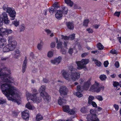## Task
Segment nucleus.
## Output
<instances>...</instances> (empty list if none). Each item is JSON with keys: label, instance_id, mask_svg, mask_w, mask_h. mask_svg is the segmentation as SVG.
<instances>
[{"label": "nucleus", "instance_id": "31", "mask_svg": "<svg viewBox=\"0 0 121 121\" xmlns=\"http://www.w3.org/2000/svg\"><path fill=\"white\" fill-rule=\"evenodd\" d=\"M52 6L56 10V9H58L60 7L59 3L58 2H55L53 5Z\"/></svg>", "mask_w": 121, "mask_h": 121}, {"label": "nucleus", "instance_id": "61", "mask_svg": "<svg viewBox=\"0 0 121 121\" xmlns=\"http://www.w3.org/2000/svg\"><path fill=\"white\" fill-rule=\"evenodd\" d=\"M55 42H53L51 44V47L52 48H54L55 47Z\"/></svg>", "mask_w": 121, "mask_h": 121}, {"label": "nucleus", "instance_id": "1", "mask_svg": "<svg viewBox=\"0 0 121 121\" xmlns=\"http://www.w3.org/2000/svg\"><path fill=\"white\" fill-rule=\"evenodd\" d=\"M2 92L5 95L9 100L16 102L18 104H20L17 100L14 98V96L15 95L16 91V88L10 84L4 83L1 86Z\"/></svg>", "mask_w": 121, "mask_h": 121}, {"label": "nucleus", "instance_id": "13", "mask_svg": "<svg viewBox=\"0 0 121 121\" xmlns=\"http://www.w3.org/2000/svg\"><path fill=\"white\" fill-rule=\"evenodd\" d=\"M22 118L25 120H28L29 116L28 111L27 110H25L22 112Z\"/></svg>", "mask_w": 121, "mask_h": 121}, {"label": "nucleus", "instance_id": "15", "mask_svg": "<svg viewBox=\"0 0 121 121\" xmlns=\"http://www.w3.org/2000/svg\"><path fill=\"white\" fill-rule=\"evenodd\" d=\"M62 14V12H61L60 10H57L56 12V13L55 14V16L56 18L57 19H60L63 16Z\"/></svg>", "mask_w": 121, "mask_h": 121}, {"label": "nucleus", "instance_id": "51", "mask_svg": "<svg viewBox=\"0 0 121 121\" xmlns=\"http://www.w3.org/2000/svg\"><path fill=\"white\" fill-rule=\"evenodd\" d=\"M9 59L8 57H2L1 58V60L2 61H5L8 60Z\"/></svg>", "mask_w": 121, "mask_h": 121}, {"label": "nucleus", "instance_id": "50", "mask_svg": "<svg viewBox=\"0 0 121 121\" xmlns=\"http://www.w3.org/2000/svg\"><path fill=\"white\" fill-rule=\"evenodd\" d=\"M119 83L118 82L114 81L113 82V85L114 87H117V86H119Z\"/></svg>", "mask_w": 121, "mask_h": 121}, {"label": "nucleus", "instance_id": "53", "mask_svg": "<svg viewBox=\"0 0 121 121\" xmlns=\"http://www.w3.org/2000/svg\"><path fill=\"white\" fill-rule=\"evenodd\" d=\"M9 7H8V5L7 4H4L3 7V9L5 10H6L7 11V10Z\"/></svg>", "mask_w": 121, "mask_h": 121}, {"label": "nucleus", "instance_id": "49", "mask_svg": "<svg viewBox=\"0 0 121 121\" xmlns=\"http://www.w3.org/2000/svg\"><path fill=\"white\" fill-rule=\"evenodd\" d=\"M13 23L15 26H17L19 25V23L18 22H17L16 21H14L13 22Z\"/></svg>", "mask_w": 121, "mask_h": 121}, {"label": "nucleus", "instance_id": "24", "mask_svg": "<svg viewBox=\"0 0 121 121\" xmlns=\"http://www.w3.org/2000/svg\"><path fill=\"white\" fill-rule=\"evenodd\" d=\"M96 46L98 50H102L104 48V46L100 43H99L97 44Z\"/></svg>", "mask_w": 121, "mask_h": 121}, {"label": "nucleus", "instance_id": "14", "mask_svg": "<svg viewBox=\"0 0 121 121\" xmlns=\"http://www.w3.org/2000/svg\"><path fill=\"white\" fill-rule=\"evenodd\" d=\"M61 73L63 77L65 78L68 81L70 80V76L66 71L63 70L62 71Z\"/></svg>", "mask_w": 121, "mask_h": 121}, {"label": "nucleus", "instance_id": "34", "mask_svg": "<svg viewBox=\"0 0 121 121\" xmlns=\"http://www.w3.org/2000/svg\"><path fill=\"white\" fill-rule=\"evenodd\" d=\"M7 101L5 99H4L2 98H0V104H3L6 103Z\"/></svg>", "mask_w": 121, "mask_h": 121}, {"label": "nucleus", "instance_id": "8", "mask_svg": "<svg viewBox=\"0 0 121 121\" xmlns=\"http://www.w3.org/2000/svg\"><path fill=\"white\" fill-rule=\"evenodd\" d=\"M68 91V89L64 86H61L59 90L60 95L63 98L67 96Z\"/></svg>", "mask_w": 121, "mask_h": 121}, {"label": "nucleus", "instance_id": "56", "mask_svg": "<svg viewBox=\"0 0 121 121\" xmlns=\"http://www.w3.org/2000/svg\"><path fill=\"white\" fill-rule=\"evenodd\" d=\"M89 54L88 52H85L82 54L81 56L82 57H84Z\"/></svg>", "mask_w": 121, "mask_h": 121}, {"label": "nucleus", "instance_id": "9", "mask_svg": "<svg viewBox=\"0 0 121 121\" xmlns=\"http://www.w3.org/2000/svg\"><path fill=\"white\" fill-rule=\"evenodd\" d=\"M0 22H4L5 24H9V23L10 21L9 20L8 16L6 13L3 12L2 14L0 15Z\"/></svg>", "mask_w": 121, "mask_h": 121}, {"label": "nucleus", "instance_id": "20", "mask_svg": "<svg viewBox=\"0 0 121 121\" xmlns=\"http://www.w3.org/2000/svg\"><path fill=\"white\" fill-rule=\"evenodd\" d=\"M15 53L13 57L15 58H17L20 56V52L18 49H16L14 51Z\"/></svg>", "mask_w": 121, "mask_h": 121}, {"label": "nucleus", "instance_id": "39", "mask_svg": "<svg viewBox=\"0 0 121 121\" xmlns=\"http://www.w3.org/2000/svg\"><path fill=\"white\" fill-rule=\"evenodd\" d=\"M42 43L41 42L39 43L38 44L37 46V48L39 50H41V48L42 47L43 45Z\"/></svg>", "mask_w": 121, "mask_h": 121}, {"label": "nucleus", "instance_id": "10", "mask_svg": "<svg viewBox=\"0 0 121 121\" xmlns=\"http://www.w3.org/2000/svg\"><path fill=\"white\" fill-rule=\"evenodd\" d=\"M12 31L10 29H7L3 27L0 28V36L3 37L5 35H7L12 32Z\"/></svg>", "mask_w": 121, "mask_h": 121}, {"label": "nucleus", "instance_id": "19", "mask_svg": "<svg viewBox=\"0 0 121 121\" xmlns=\"http://www.w3.org/2000/svg\"><path fill=\"white\" fill-rule=\"evenodd\" d=\"M60 11L63 14H66L67 13L68 9L67 8L64 6H62L60 8Z\"/></svg>", "mask_w": 121, "mask_h": 121}, {"label": "nucleus", "instance_id": "47", "mask_svg": "<svg viewBox=\"0 0 121 121\" xmlns=\"http://www.w3.org/2000/svg\"><path fill=\"white\" fill-rule=\"evenodd\" d=\"M69 39H70L71 40H73L75 38V34H73L70 35L69 36Z\"/></svg>", "mask_w": 121, "mask_h": 121}, {"label": "nucleus", "instance_id": "11", "mask_svg": "<svg viewBox=\"0 0 121 121\" xmlns=\"http://www.w3.org/2000/svg\"><path fill=\"white\" fill-rule=\"evenodd\" d=\"M71 73V74L69 77L70 80L71 79L73 81H75L79 78L80 76L79 73L74 71Z\"/></svg>", "mask_w": 121, "mask_h": 121}, {"label": "nucleus", "instance_id": "59", "mask_svg": "<svg viewBox=\"0 0 121 121\" xmlns=\"http://www.w3.org/2000/svg\"><path fill=\"white\" fill-rule=\"evenodd\" d=\"M73 52V49L72 48H70L69 49L68 51V52L71 55Z\"/></svg>", "mask_w": 121, "mask_h": 121}, {"label": "nucleus", "instance_id": "44", "mask_svg": "<svg viewBox=\"0 0 121 121\" xmlns=\"http://www.w3.org/2000/svg\"><path fill=\"white\" fill-rule=\"evenodd\" d=\"M69 70H70L71 73L75 71L74 70L75 69H74L73 66L72 65H70L69 67Z\"/></svg>", "mask_w": 121, "mask_h": 121}, {"label": "nucleus", "instance_id": "55", "mask_svg": "<svg viewBox=\"0 0 121 121\" xmlns=\"http://www.w3.org/2000/svg\"><path fill=\"white\" fill-rule=\"evenodd\" d=\"M113 106L116 111H117L118 110L119 107L118 105L115 104Z\"/></svg>", "mask_w": 121, "mask_h": 121}, {"label": "nucleus", "instance_id": "4", "mask_svg": "<svg viewBox=\"0 0 121 121\" xmlns=\"http://www.w3.org/2000/svg\"><path fill=\"white\" fill-rule=\"evenodd\" d=\"M90 81H88L86 82L82 86V89H81V87L79 85H78L77 88V91L76 93V96L79 98L82 97L83 95L81 93V92L82 91L84 90H87L90 86Z\"/></svg>", "mask_w": 121, "mask_h": 121}, {"label": "nucleus", "instance_id": "58", "mask_svg": "<svg viewBox=\"0 0 121 121\" xmlns=\"http://www.w3.org/2000/svg\"><path fill=\"white\" fill-rule=\"evenodd\" d=\"M109 64L108 61L107 60L104 62V65L105 67H107Z\"/></svg>", "mask_w": 121, "mask_h": 121}, {"label": "nucleus", "instance_id": "12", "mask_svg": "<svg viewBox=\"0 0 121 121\" xmlns=\"http://www.w3.org/2000/svg\"><path fill=\"white\" fill-rule=\"evenodd\" d=\"M6 12L9 14V15L11 17V19L12 20H14L16 13V12L13 9L9 8L7 9Z\"/></svg>", "mask_w": 121, "mask_h": 121}, {"label": "nucleus", "instance_id": "46", "mask_svg": "<svg viewBox=\"0 0 121 121\" xmlns=\"http://www.w3.org/2000/svg\"><path fill=\"white\" fill-rule=\"evenodd\" d=\"M13 39L14 37L12 36H9L8 39L9 43L12 41V40H13Z\"/></svg>", "mask_w": 121, "mask_h": 121}, {"label": "nucleus", "instance_id": "36", "mask_svg": "<svg viewBox=\"0 0 121 121\" xmlns=\"http://www.w3.org/2000/svg\"><path fill=\"white\" fill-rule=\"evenodd\" d=\"M95 98L99 101H102L103 99L102 96L101 95H97L95 97Z\"/></svg>", "mask_w": 121, "mask_h": 121}, {"label": "nucleus", "instance_id": "7", "mask_svg": "<svg viewBox=\"0 0 121 121\" xmlns=\"http://www.w3.org/2000/svg\"><path fill=\"white\" fill-rule=\"evenodd\" d=\"M99 83L96 82L95 84L92 86L90 87V89L91 91L93 92H96L97 93L99 92L102 89L103 90L104 87L102 86L100 87H99Z\"/></svg>", "mask_w": 121, "mask_h": 121}, {"label": "nucleus", "instance_id": "38", "mask_svg": "<svg viewBox=\"0 0 121 121\" xmlns=\"http://www.w3.org/2000/svg\"><path fill=\"white\" fill-rule=\"evenodd\" d=\"M110 52L113 54H117V51L114 49H112L110 51Z\"/></svg>", "mask_w": 121, "mask_h": 121}, {"label": "nucleus", "instance_id": "45", "mask_svg": "<svg viewBox=\"0 0 121 121\" xmlns=\"http://www.w3.org/2000/svg\"><path fill=\"white\" fill-rule=\"evenodd\" d=\"M67 113L71 115L73 114H75V112L73 110H70L69 109V110Z\"/></svg>", "mask_w": 121, "mask_h": 121}, {"label": "nucleus", "instance_id": "35", "mask_svg": "<svg viewBox=\"0 0 121 121\" xmlns=\"http://www.w3.org/2000/svg\"><path fill=\"white\" fill-rule=\"evenodd\" d=\"M9 47L7 45L5 47H4L3 48V50L4 52H7L9 51Z\"/></svg>", "mask_w": 121, "mask_h": 121}, {"label": "nucleus", "instance_id": "41", "mask_svg": "<svg viewBox=\"0 0 121 121\" xmlns=\"http://www.w3.org/2000/svg\"><path fill=\"white\" fill-rule=\"evenodd\" d=\"M62 39L65 40H68L69 39V37L66 36H64L63 35H61Z\"/></svg>", "mask_w": 121, "mask_h": 121}, {"label": "nucleus", "instance_id": "43", "mask_svg": "<svg viewBox=\"0 0 121 121\" xmlns=\"http://www.w3.org/2000/svg\"><path fill=\"white\" fill-rule=\"evenodd\" d=\"M62 43L61 42H59L58 43L57 46L58 49H59L61 48H62Z\"/></svg>", "mask_w": 121, "mask_h": 121}, {"label": "nucleus", "instance_id": "25", "mask_svg": "<svg viewBox=\"0 0 121 121\" xmlns=\"http://www.w3.org/2000/svg\"><path fill=\"white\" fill-rule=\"evenodd\" d=\"M63 110L64 112L67 113L69 110V108L68 105H65L63 107Z\"/></svg>", "mask_w": 121, "mask_h": 121}, {"label": "nucleus", "instance_id": "17", "mask_svg": "<svg viewBox=\"0 0 121 121\" xmlns=\"http://www.w3.org/2000/svg\"><path fill=\"white\" fill-rule=\"evenodd\" d=\"M61 58L60 56H59L56 59L51 61V62L54 64L57 65L60 63L61 61Z\"/></svg>", "mask_w": 121, "mask_h": 121}, {"label": "nucleus", "instance_id": "54", "mask_svg": "<svg viewBox=\"0 0 121 121\" xmlns=\"http://www.w3.org/2000/svg\"><path fill=\"white\" fill-rule=\"evenodd\" d=\"M63 48V47H62L60 51L62 54H64L66 53V50H65L64 48Z\"/></svg>", "mask_w": 121, "mask_h": 121}, {"label": "nucleus", "instance_id": "62", "mask_svg": "<svg viewBox=\"0 0 121 121\" xmlns=\"http://www.w3.org/2000/svg\"><path fill=\"white\" fill-rule=\"evenodd\" d=\"M33 93H34L33 95L35 94V95L38 92L37 90L35 89H34L32 91Z\"/></svg>", "mask_w": 121, "mask_h": 121}, {"label": "nucleus", "instance_id": "5", "mask_svg": "<svg viewBox=\"0 0 121 121\" xmlns=\"http://www.w3.org/2000/svg\"><path fill=\"white\" fill-rule=\"evenodd\" d=\"M46 86L44 85L42 86L40 88L39 91L40 92V95L45 100L48 101L50 99V97L48 93L45 91Z\"/></svg>", "mask_w": 121, "mask_h": 121}, {"label": "nucleus", "instance_id": "48", "mask_svg": "<svg viewBox=\"0 0 121 121\" xmlns=\"http://www.w3.org/2000/svg\"><path fill=\"white\" fill-rule=\"evenodd\" d=\"M90 105H91L92 106L94 107H97V105L96 103L94 101H92V102H91V104H89Z\"/></svg>", "mask_w": 121, "mask_h": 121}, {"label": "nucleus", "instance_id": "18", "mask_svg": "<svg viewBox=\"0 0 121 121\" xmlns=\"http://www.w3.org/2000/svg\"><path fill=\"white\" fill-rule=\"evenodd\" d=\"M6 39L4 38H0V48H2L6 44Z\"/></svg>", "mask_w": 121, "mask_h": 121}, {"label": "nucleus", "instance_id": "33", "mask_svg": "<svg viewBox=\"0 0 121 121\" xmlns=\"http://www.w3.org/2000/svg\"><path fill=\"white\" fill-rule=\"evenodd\" d=\"M7 45L8 46V47H9V48L10 51L13 50L16 47L14 46H13L9 43Z\"/></svg>", "mask_w": 121, "mask_h": 121}, {"label": "nucleus", "instance_id": "42", "mask_svg": "<svg viewBox=\"0 0 121 121\" xmlns=\"http://www.w3.org/2000/svg\"><path fill=\"white\" fill-rule=\"evenodd\" d=\"M48 57H51L53 55V53L51 51H49L48 53Z\"/></svg>", "mask_w": 121, "mask_h": 121}, {"label": "nucleus", "instance_id": "29", "mask_svg": "<svg viewBox=\"0 0 121 121\" xmlns=\"http://www.w3.org/2000/svg\"><path fill=\"white\" fill-rule=\"evenodd\" d=\"M90 21L89 19H84L83 22V26L85 27H87L88 26V24L89 23Z\"/></svg>", "mask_w": 121, "mask_h": 121}, {"label": "nucleus", "instance_id": "21", "mask_svg": "<svg viewBox=\"0 0 121 121\" xmlns=\"http://www.w3.org/2000/svg\"><path fill=\"white\" fill-rule=\"evenodd\" d=\"M58 104L60 105L64 104H66V100L65 99H62L61 97H59L58 101Z\"/></svg>", "mask_w": 121, "mask_h": 121}, {"label": "nucleus", "instance_id": "2", "mask_svg": "<svg viewBox=\"0 0 121 121\" xmlns=\"http://www.w3.org/2000/svg\"><path fill=\"white\" fill-rule=\"evenodd\" d=\"M26 95L28 96L27 98L28 102L26 104V107L28 109L33 110L35 108V107L30 104V102H36L38 103L41 102L42 101V99L40 96H36L35 94L32 95L31 93H28L26 94Z\"/></svg>", "mask_w": 121, "mask_h": 121}, {"label": "nucleus", "instance_id": "40", "mask_svg": "<svg viewBox=\"0 0 121 121\" xmlns=\"http://www.w3.org/2000/svg\"><path fill=\"white\" fill-rule=\"evenodd\" d=\"M9 43L12 45L13 46H14L16 47V45L17 44V42L15 41L14 40H13L11 42Z\"/></svg>", "mask_w": 121, "mask_h": 121}, {"label": "nucleus", "instance_id": "27", "mask_svg": "<svg viewBox=\"0 0 121 121\" xmlns=\"http://www.w3.org/2000/svg\"><path fill=\"white\" fill-rule=\"evenodd\" d=\"M65 3L71 7H72L73 5V2L70 0H65Z\"/></svg>", "mask_w": 121, "mask_h": 121}, {"label": "nucleus", "instance_id": "26", "mask_svg": "<svg viewBox=\"0 0 121 121\" xmlns=\"http://www.w3.org/2000/svg\"><path fill=\"white\" fill-rule=\"evenodd\" d=\"M36 118V121H40L43 119V117L40 114H38L37 115Z\"/></svg>", "mask_w": 121, "mask_h": 121}, {"label": "nucleus", "instance_id": "6", "mask_svg": "<svg viewBox=\"0 0 121 121\" xmlns=\"http://www.w3.org/2000/svg\"><path fill=\"white\" fill-rule=\"evenodd\" d=\"M89 62L88 59H82L81 61H76V63L77 66V69L79 70L84 68H86V65Z\"/></svg>", "mask_w": 121, "mask_h": 121}, {"label": "nucleus", "instance_id": "28", "mask_svg": "<svg viewBox=\"0 0 121 121\" xmlns=\"http://www.w3.org/2000/svg\"><path fill=\"white\" fill-rule=\"evenodd\" d=\"M99 78L101 81H104L107 79V77L105 75L103 74L100 76Z\"/></svg>", "mask_w": 121, "mask_h": 121}, {"label": "nucleus", "instance_id": "63", "mask_svg": "<svg viewBox=\"0 0 121 121\" xmlns=\"http://www.w3.org/2000/svg\"><path fill=\"white\" fill-rule=\"evenodd\" d=\"M25 29V27L23 26H22L20 27L21 31H24Z\"/></svg>", "mask_w": 121, "mask_h": 121}, {"label": "nucleus", "instance_id": "30", "mask_svg": "<svg viewBox=\"0 0 121 121\" xmlns=\"http://www.w3.org/2000/svg\"><path fill=\"white\" fill-rule=\"evenodd\" d=\"M94 99V97L92 95L89 96L88 97V104H91V102H92L93 101L92 100Z\"/></svg>", "mask_w": 121, "mask_h": 121}, {"label": "nucleus", "instance_id": "3", "mask_svg": "<svg viewBox=\"0 0 121 121\" xmlns=\"http://www.w3.org/2000/svg\"><path fill=\"white\" fill-rule=\"evenodd\" d=\"M1 65L0 64V81L4 82H6L9 83H13L14 82V79L10 74L2 72V69L1 68Z\"/></svg>", "mask_w": 121, "mask_h": 121}, {"label": "nucleus", "instance_id": "23", "mask_svg": "<svg viewBox=\"0 0 121 121\" xmlns=\"http://www.w3.org/2000/svg\"><path fill=\"white\" fill-rule=\"evenodd\" d=\"M92 60L94 62L96 65L98 67H100L102 65L101 63L98 60L93 58Z\"/></svg>", "mask_w": 121, "mask_h": 121}, {"label": "nucleus", "instance_id": "37", "mask_svg": "<svg viewBox=\"0 0 121 121\" xmlns=\"http://www.w3.org/2000/svg\"><path fill=\"white\" fill-rule=\"evenodd\" d=\"M27 57H26L25 58V59H24V61L22 65V66L24 67H26V64H27Z\"/></svg>", "mask_w": 121, "mask_h": 121}, {"label": "nucleus", "instance_id": "32", "mask_svg": "<svg viewBox=\"0 0 121 121\" xmlns=\"http://www.w3.org/2000/svg\"><path fill=\"white\" fill-rule=\"evenodd\" d=\"M56 9L54 8L52 6V7H50L49 8V11L50 13L52 14L54 13V12L56 11Z\"/></svg>", "mask_w": 121, "mask_h": 121}, {"label": "nucleus", "instance_id": "60", "mask_svg": "<svg viewBox=\"0 0 121 121\" xmlns=\"http://www.w3.org/2000/svg\"><path fill=\"white\" fill-rule=\"evenodd\" d=\"M115 65L116 68H118L119 66V63L118 61H116L115 64Z\"/></svg>", "mask_w": 121, "mask_h": 121}, {"label": "nucleus", "instance_id": "22", "mask_svg": "<svg viewBox=\"0 0 121 121\" xmlns=\"http://www.w3.org/2000/svg\"><path fill=\"white\" fill-rule=\"evenodd\" d=\"M89 109L86 107H83L81 109V112L84 113H87L89 111Z\"/></svg>", "mask_w": 121, "mask_h": 121}, {"label": "nucleus", "instance_id": "16", "mask_svg": "<svg viewBox=\"0 0 121 121\" xmlns=\"http://www.w3.org/2000/svg\"><path fill=\"white\" fill-rule=\"evenodd\" d=\"M65 24L68 29L70 30H73L74 28V24L72 22H67Z\"/></svg>", "mask_w": 121, "mask_h": 121}, {"label": "nucleus", "instance_id": "52", "mask_svg": "<svg viewBox=\"0 0 121 121\" xmlns=\"http://www.w3.org/2000/svg\"><path fill=\"white\" fill-rule=\"evenodd\" d=\"M120 12H116L114 14V15L115 16H117L118 17H119L120 15Z\"/></svg>", "mask_w": 121, "mask_h": 121}, {"label": "nucleus", "instance_id": "64", "mask_svg": "<svg viewBox=\"0 0 121 121\" xmlns=\"http://www.w3.org/2000/svg\"><path fill=\"white\" fill-rule=\"evenodd\" d=\"M43 82L46 83H47L49 82L48 80L45 78H44L43 79Z\"/></svg>", "mask_w": 121, "mask_h": 121}, {"label": "nucleus", "instance_id": "57", "mask_svg": "<svg viewBox=\"0 0 121 121\" xmlns=\"http://www.w3.org/2000/svg\"><path fill=\"white\" fill-rule=\"evenodd\" d=\"M86 30L89 33H92L93 32V30L92 29L89 28L86 29Z\"/></svg>", "mask_w": 121, "mask_h": 121}]
</instances>
